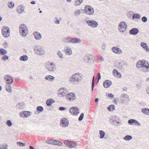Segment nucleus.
<instances>
[{
  "label": "nucleus",
  "instance_id": "54",
  "mask_svg": "<svg viewBox=\"0 0 149 149\" xmlns=\"http://www.w3.org/2000/svg\"><path fill=\"white\" fill-rule=\"evenodd\" d=\"M84 116V114L83 113H81L80 114V115L78 118V120L80 121L82 120L83 119V118Z\"/></svg>",
  "mask_w": 149,
  "mask_h": 149
},
{
  "label": "nucleus",
  "instance_id": "63",
  "mask_svg": "<svg viewBox=\"0 0 149 149\" xmlns=\"http://www.w3.org/2000/svg\"><path fill=\"white\" fill-rule=\"evenodd\" d=\"M102 49L103 50H104L105 49L106 47L105 45H104V44H103L102 45Z\"/></svg>",
  "mask_w": 149,
  "mask_h": 149
},
{
  "label": "nucleus",
  "instance_id": "49",
  "mask_svg": "<svg viewBox=\"0 0 149 149\" xmlns=\"http://www.w3.org/2000/svg\"><path fill=\"white\" fill-rule=\"evenodd\" d=\"M53 140L54 139L47 140L45 142L47 143L53 145Z\"/></svg>",
  "mask_w": 149,
  "mask_h": 149
},
{
  "label": "nucleus",
  "instance_id": "40",
  "mask_svg": "<svg viewBox=\"0 0 149 149\" xmlns=\"http://www.w3.org/2000/svg\"><path fill=\"white\" fill-rule=\"evenodd\" d=\"M71 141L68 140H66L64 141V144L67 146L70 147V144Z\"/></svg>",
  "mask_w": 149,
  "mask_h": 149
},
{
  "label": "nucleus",
  "instance_id": "19",
  "mask_svg": "<svg viewBox=\"0 0 149 149\" xmlns=\"http://www.w3.org/2000/svg\"><path fill=\"white\" fill-rule=\"evenodd\" d=\"M25 7L23 5H21L18 6L17 9V12L19 14L22 13L24 11Z\"/></svg>",
  "mask_w": 149,
  "mask_h": 149
},
{
  "label": "nucleus",
  "instance_id": "44",
  "mask_svg": "<svg viewBox=\"0 0 149 149\" xmlns=\"http://www.w3.org/2000/svg\"><path fill=\"white\" fill-rule=\"evenodd\" d=\"M6 90L9 93H11L12 92L11 87L10 85H8V86L6 87Z\"/></svg>",
  "mask_w": 149,
  "mask_h": 149
},
{
  "label": "nucleus",
  "instance_id": "2",
  "mask_svg": "<svg viewBox=\"0 0 149 149\" xmlns=\"http://www.w3.org/2000/svg\"><path fill=\"white\" fill-rule=\"evenodd\" d=\"M136 66L138 69L142 67H145L147 69H149V63L148 61L144 60L139 61L136 63Z\"/></svg>",
  "mask_w": 149,
  "mask_h": 149
},
{
  "label": "nucleus",
  "instance_id": "35",
  "mask_svg": "<svg viewBox=\"0 0 149 149\" xmlns=\"http://www.w3.org/2000/svg\"><path fill=\"white\" fill-rule=\"evenodd\" d=\"M7 53V51L5 49L3 48L0 49V55H4Z\"/></svg>",
  "mask_w": 149,
  "mask_h": 149
},
{
  "label": "nucleus",
  "instance_id": "39",
  "mask_svg": "<svg viewBox=\"0 0 149 149\" xmlns=\"http://www.w3.org/2000/svg\"><path fill=\"white\" fill-rule=\"evenodd\" d=\"M57 54L60 58L62 59L63 58V54L61 51H58L57 53Z\"/></svg>",
  "mask_w": 149,
  "mask_h": 149
},
{
  "label": "nucleus",
  "instance_id": "23",
  "mask_svg": "<svg viewBox=\"0 0 149 149\" xmlns=\"http://www.w3.org/2000/svg\"><path fill=\"white\" fill-rule=\"evenodd\" d=\"M139 32V30L136 28H134L130 29L129 31V33L130 34L136 35Z\"/></svg>",
  "mask_w": 149,
  "mask_h": 149
},
{
  "label": "nucleus",
  "instance_id": "30",
  "mask_svg": "<svg viewBox=\"0 0 149 149\" xmlns=\"http://www.w3.org/2000/svg\"><path fill=\"white\" fill-rule=\"evenodd\" d=\"M55 102V101L52 99H49L47 100L46 101L47 105L49 106L53 103Z\"/></svg>",
  "mask_w": 149,
  "mask_h": 149
},
{
  "label": "nucleus",
  "instance_id": "59",
  "mask_svg": "<svg viewBox=\"0 0 149 149\" xmlns=\"http://www.w3.org/2000/svg\"><path fill=\"white\" fill-rule=\"evenodd\" d=\"M108 96H109V97L111 98L113 97L114 96L111 93L109 94L108 95Z\"/></svg>",
  "mask_w": 149,
  "mask_h": 149
},
{
  "label": "nucleus",
  "instance_id": "16",
  "mask_svg": "<svg viewBox=\"0 0 149 149\" xmlns=\"http://www.w3.org/2000/svg\"><path fill=\"white\" fill-rule=\"evenodd\" d=\"M128 124L131 125H136L137 126H140V123L136 120L131 119H129L128 121Z\"/></svg>",
  "mask_w": 149,
  "mask_h": 149
},
{
  "label": "nucleus",
  "instance_id": "46",
  "mask_svg": "<svg viewBox=\"0 0 149 149\" xmlns=\"http://www.w3.org/2000/svg\"><path fill=\"white\" fill-rule=\"evenodd\" d=\"M95 78H94V76H93V79H92V91H93V88H94V84H95Z\"/></svg>",
  "mask_w": 149,
  "mask_h": 149
},
{
  "label": "nucleus",
  "instance_id": "45",
  "mask_svg": "<svg viewBox=\"0 0 149 149\" xmlns=\"http://www.w3.org/2000/svg\"><path fill=\"white\" fill-rule=\"evenodd\" d=\"M43 110V107L41 106H38L37 107V111H40V112H42Z\"/></svg>",
  "mask_w": 149,
  "mask_h": 149
},
{
  "label": "nucleus",
  "instance_id": "3",
  "mask_svg": "<svg viewBox=\"0 0 149 149\" xmlns=\"http://www.w3.org/2000/svg\"><path fill=\"white\" fill-rule=\"evenodd\" d=\"M19 32L20 35L23 37H25L28 33L27 27L24 24H21L19 27Z\"/></svg>",
  "mask_w": 149,
  "mask_h": 149
},
{
  "label": "nucleus",
  "instance_id": "11",
  "mask_svg": "<svg viewBox=\"0 0 149 149\" xmlns=\"http://www.w3.org/2000/svg\"><path fill=\"white\" fill-rule=\"evenodd\" d=\"M60 124L61 127H68L69 124V120L67 118H62L60 120Z\"/></svg>",
  "mask_w": 149,
  "mask_h": 149
},
{
  "label": "nucleus",
  "instance_id": "41",
  "mask_svg": "<svg viewBox=\"0 0 149 149\" xmlns=\"http://www.w3.org/2000/svg\"><path fill=\"white\" fill-rule=\"evenodd\" d=\"M141 18L140 15L139 14H135L133 15L132 16V18L134 19L136 18V19H139Z\"/></svg>",
  "mask_w": 149,
  "mask_h": 149
},
{
  "label": "nucleus",
  "instance_id": "29",
  "mask_svg": "<svg viewBox=\"0 0 149 149\" xmlns=\"http://www.w3.org/2000/svg\"><path fill=\"white\" fill-rule=\"evenodd\" d=\"M113 74L115 77H121L120 74L118 72L117 70L115 69H114L113 70Z\"/></svg>",
  "mask_w": 149,
  "mask_h": 149
},
{
  "label": "nucleus",
  "instance_id": "17",
  "mask_svg": "<svg viewBox=\"0 0 149 149\" xmlns=\"http://www.w3.org/2000/svg\"><path fill=\"white\" fill-rule=\"evenodd\" d=\"M63 52L66 54L70 55L72 54V51L71 48L69 46H66L64 47Z\"/></svg>",
  "mask_w": 149,
  "mask_h": 149
},
{
  "label": "nucleus",
  "instance_id": "58",
  "mask_svg": "<svg viewBox=\"0 0 149 149\" xmlns=\"http://www.w3.org/2000/svg\"><path fill=\"white\" fill-rule=\"evenodd\" d=\"M136 86L138 89H140L141 87L140 84H137L136 85Z\"/></svg>",
  "mask_w": 149,
  "mask_h": 149
},
{
  "label": "nucleus",
  "instance_id": "57",
  "mask_svg": "<svg viewBox=\"0 0 149 149\" xmlns=\"http://www.w3.org/2000/svg\"><path fill=\"white\" fill-rule=\"evenodd\" d=\"M98 60L99 61H104V59L103 58L102 56H100L98 57Z\"/></svg>",
  "mask_w": 149,
  "mask_h": 149
},
{
  "label": "nucleus",
  "instance_id": "26",
  "mask_svg": "<svg viewBox=\"0 0 149 149\" xmlns=\"http://www.w3.org/2000/svg\"><path fill=\"white\" fill-rule=\"evenodd\" d=\"M53 145H57L59 146H62L63 144V143L61 141L56 140H54L53 142Z\"/></svg>",
  "mask_w": 149,
  "mask_h": 149
},
{
  "label": "nucleus",
  "instance_id": "64",
  "mask_svg": "<svg viewBox=\"0 0 149 149\" xmlns=\"http://www.w3.org/2000/svg\"><path fill=\"white\" fill-rule=\"evenodd\" d=\"M30 3L32 4H35L36 2L34 1H32Z\"/></svg>",
  "mask_w": 149,
  "mask_h": 149
},
{
  "label": "nucleus",
  "instance_id": "9",
  "mask_svg": "<svg viewBox=\"0 0 149 149\" xmlns=\"http://www.w3.org/2000/svg\"><path fill=\"white\" fill-rule=\"evenodd\" d=\"M2 33L4 37H8L10 35V30L8 27L3 26L2 29Z\"/></svg>",
  "mask_w": 149,
  "mask_h": 149
},
{
  "label": "nucleus",
  "instance_id": "18",
  "mask_svg": "<svg viewBox=\"0 0 149 149\" xmlns=\"http://www.w3.org/2000/svg\"><path fill=\"white\" fill-rule=\"evenodd\" d=\"M111 51L113 53L118 54H120L122 53V50L118 47H114L111 48Z\"/></svg>",
  "mask_w": 149,
  "mask_h": 149
},
{
  "label": "nucleus",
  "instance_id": "53",
  "mask_svg": "<svg viewBox=\"0 0 149 149\" xmlns=\"http://www.w3.org/2000/svg\"><path fill=\"white\" fill-rule=\"evenodd\" d=\"M17 144L18 146H21V147H23L25 146V144L24 143L21 142H17Z\"/></svg>",
  "mask_w": 149,
  "mask_h": 149
},
{
  "label": "nucleus",
  "instance_id": "61",
  "mask_svg": "<svg viewBox=\"0 0 149 149\" xmlns=\"http://www.w3.org/2000/svg\"><path fill=\"white\" fill-rule=\"evenodd\" d=\"M98 77H97V80L98 82L99 80L101 79V76L100 75V73H99L98 74Z\"/></svg>",
  "mask_w": 149,
  "mask_h": 149
},
{
  "label": "nucleus",
  "instance_id": "12",
  "mask_svg": "<svg viewBox=\"0 0 149 149\" xmlns=\"http://www.w3.org/2000/svg\"><path fill=\"white\" fill-rule=\"evenodd\" d=\"M68 92V89L65 88H61L59 90L58 95L61 97H63L67 95Z\"/></svg>",
  "mask_w": 149,
  "mask_h": 149
},
{
  "label": "nucleus",
  "instance_id": "47",
  "mask_svg": "<svg viewBox=\"0 0 149 149\" xmlns=\"http://www.w3.org/2000/svg\"><path fill=\"white\" fill-rule=\"evenodd\" d=\"M8 6L10 8H13L14 6V3L10 2L8 3Z\"/></svg>",
  "mask_w": 149,
  "mask_h": 149
},
{
  "label": "nucleus",
  "instance_id": "13",
  "mask_svg": "<svg viewBox=\"0 0 149 149\" xmlns=\"http://www.w3.org/2000/svg\"><path fill=\"white\" fill-rule=\"evenodd\" d=\"M69 111L72 115L74 116L77 115L79 113V109L77 107H76L70 108L69 109Z\"/></svg>",
  "mask_w": 149,
  "mask_h": 149
},
{
  "label": "nucleus",
  "instance_id": "14",
  "mask_svg": "<svg viewBox=\"0 0 149 149\" xmlns=\"http://www.w3.org/2000/svg\"><path fill=\"white\" fill-rule=\"evenodd\" d=\"M32 113L31 111H23L20 112L19 113V115L21 117L25 118L31 115Z\"/></svg>",
  "mask_w": 149,
  "mask_h": 149
},
{
  "label": "nucleus",
  "instance_id": "32",
  "mask_svg": "<svg viewBox=\"0 0 149 149\" xmlns=\"http://www.w3.org/2000/svg\"><path fill=\"white\" fill-rule=\"evenodd\" d=\"M141 111L144 113L149 115V109L143 108L141 109Z\"/></svg>",
  "mask_w": 149,
  "mask_h": 149
},
{
  "label": "nucleus",
  "instance_id": "50",
  "mask_svg": "<svg viewBox=\"0 0 149 149\" xmlns=\"http://www.w3.org/2000/svg\"><path fill=\"white\" fill-rule=\"evenodd\" d=\"M116 117L115 116L111 117L110 119V121L111 122H114L116 120Z\"/></svg>",
  "mask_w": 149,
  "mask_h": 149
},
{
  "label": "nucleus",
  "instance_id": "38",
  "mask_svg": "<svg viewBox=\"0 0 149 149\" xmlns=\"http://www.w3.org/2000/svg\"><path fill=\"white\" fill-rule=\"evenodd\" d=\"M81 13V11L79 9H77L75 10L74 12V15L75 16H78Z\"/></svg>",
  "mask_w": 149,
  "mask_h": 149
},
{
  "label": "nucleus",
  "instance_id": "20",
  "mask_svg": "<svg viewBox=\"0 0 149 149\" xmlns=\"http://www.w3.org/2000/svg\"><path fill=\"white\" fill-rule=\"evenodd\" d=\"M81 42L80 38H71V43L73 44H79Z\"/></svg>",
  "mask_w": 149,
  "mask_h": 149
},
{
  "label": "nucleus",
  "instance_id": "10",
  "mask_svg": "<svg viewBox=\"0 0 149 149\" xmlns=\"http://www.w3.org/2000/svg\"><path fill=\"white\" fill-rule=\"evenodd\" d=\"M3 78L5 80L6 83L8 85H10L14 82L13 77L10 75H6L4 76Z\"/></svg>",
  "mask_w": 149,
  "mask_h": 149
},
{
  "label": "nucleus",
  "instance_id": "56",
  "mask_svg": "<svg viewBox=\"0 0 149 149\" xmlns=\"http://www.w3.org/2000/svg\"><path fill=\"white\" fill-rule=\"evenodd\" d=\"M55 20H56L54 22V23L56 24H59L60 23V21L58 19L57 17H56L55 18Z\"/></svg>",
  "mask_w": 149,
  "mask_h": 149
},
{
  "label": "nucleus",
  "instance_id": "6",
  "mask_svg": "<svg viewBox=\"0 0 149 149\" xmlns=\"http://www.w3.org/2000/svg\"><path fill=\"white\" fill-rule=\"evenodd\" d=\"M35 52L37 54L42 56L45 52V49L42 46L37 45L36 46L34 49Z\"/></svg>",
  "mask_w": 149,
  "mask_h": 149
},
{
  "label": "nucleus",
  "instance_id": "62",
  "mask_svg": "<svg viewBox=\"0 0 149 149\" xmlns=\"http://www.w3.org/2000/svg\"><path fill=\"white\" fill-rule=\"evenodd\" d=\"M146 92L147 93L149 94V86H148L146 88Z\"/></svg>",
  "mask_w": 149,
  "mask_h": 149
},
{
  "label": "nucleus",
  "instance_id": "31",
  "mask_svg": "<svg viewBox=\"0 0 149 149\" xmlns=\"http://www.w3.org/2000/svg\"><path fill=\"white\" fill-rule=\"evenodd\" d=\"M71 37H64L62 39L63 41L65 42L66 43H71Z\"/></svg>",
  "mask_w": 149,
  "mask_h": 149
},
{
  "label": "nucleus",
  "instance_id": "7",
  "mask_svg": "<svg viewBox=\"0 0 149 149\" xmlns=\"http://www.w3.org/2000/svg\"><path fill=\"white\" fill-rule=\"evenodd\" d=\"M85 22L88 25L93 28H95L98 26L97 22L93 20H86Z\"/></svg>",
  "mask_w": 149,
  "mask_h": 149
},
{
  "label": "nucleus",
  "instance_id": "1",
  "mask_svg": "<svg viewBox=\"0 0 149 149\" xmlns=\"http://www.w3.org/2000/svg\"><path fill=\"white\" fill-rule=\"evenodd\" d=\"M82 79V76L80 74L75 73L70 77L69 81L71 83H74L81 81Z\"/></svg>",
  "mask_w": 149,
  "mask_h": 149
},
{
  "label": "nucleus",
  "instance_id": "28",
  "mask_svg": "<svg viewBox=\"0 0 149 149\" xmlns=\"http://www.w3.org/2000/svg\"><path fill=\"white\" fill-rule=\"evenodd\" d=\"M28 57L26 55H23L20 56L19 59L20 61H26L28 60Z\"/></svg>",
  "mask_w": 149,
  "mask_h": 149
},
{
  "label": "nucleus",
  "instance_id": "25",
  "mask_svg": "<svg viewBox=\"0 0 149 149\" xmlns=\"http://www.w3.org/2000/svg\"><path fill=\"white\" fill-rule=\"evenodd\" d=\"M141 46L147 52H149V48L146 43L144 42H141Z\"/></svg>",
  "mask_w": 149,
  "mask_h": 149
},
{
  "label": "nucleus",
  "instance_id": "43",
  "mask_svg": "<svg viewBox=\"0 0 149 149\" xmlns=\"http://www.w3.org/2000/svg\"><path fill=\"white\" fill-rule=\"evenodd\" d=\"M122 97L123 98V97H124V100H129V96H128V95H127L125 94H123L122 95Z\"/></svg>",
  "mask_w": 149,
  "mask_h": 149
},
{
  "label": "nucleus",
  "instance_id": "37",
  "mask_svg": "<svg viewBox=\"0 0 149 149\" xmlns=\"http://www.w3.org/2000/svg\"><path fill=\"white\" fill-rule=\"evenodd\" d=\"M132 138V137L129 135H127L123 138V139L126 141H130Z\"/></svg>",
  "mask_w": 149,
  "mask_h": 149
},
{
  "label": "nucleus",
  "instance_id": "5",
  "mask_svg": "<svg viewBox=\"0 0 149 149\" xmlns=\"http://www.w3.org/2000/svg\"><path fill=\"white\" fill-rule=\"evenodd\" d=\"M84 11L85 14L89 15H93L94 12L93 8L91 6L89 5L85 6Z\"/></svg>",
  "mask_w": 149,
  "mask_h": 149
},
{
  "label": "nucleus",
  "instance_id": "21",
  "mask_svg": "<svg viewBox=\"0 0 149 149\" xmlns=\"http://www.w3.org/2000/svg\"><path fill=\"white\" fill-rule=\"evenodd\" d=\"M33 35L35 38L36 40H40L42 37L41 34L38 32H34Z\"/></svg>",
  "mask_w": 149,
  "mask_h": 149
},
{
  "label": "nucleus",
  "instance_id": "8",
  "mask_svg": "<svg viewBox=\"0 0 149 149\" xmlns=\"http://www.w3.org/2000/svg\"><path fill=\"white\" fill-rule=\"evenodd\" d=\"M127 25L126 23L124 22H122L120 23L118 26V29L120 32L123 33L126 30Z\"/></svg>",
  "mask_w": 149,
  "mask_h": 149
},
{
  "label": "nucleus",
  "instance_id": "22",
  "mask_svg": "<svg viewBox=\"0 0 149 149\" xmlns=\"http://www.w3.org/2000/svg\"><path fill=\"white\" fill-rule=\"evenodd\" d=\"M112 84V82L110 80H107L104 81L103 83V85L104 87L107 88L110 86Z\"/></svg>",
  "mask_w": 149,
  "mask_h": 149
},
{
  "label": "nucleus",
  "instance_id": "36",
  "mask_svg": "<svg viewBox=\"0 0 149 149\" xmlns=\"http://www.w3.org/2000/svg\"><path fill=\"white\" fill-rule=\"evenodd\" d=\"M83 0H75L74 5L78 6L81 4L83 2Z\"/></svg>",
  "mask_w": 149,
  "mask_h": 149
},
{
  "label": "nucleus",
  "instance_id": "60",
  "mask_svg": "<svg viewBox=\"0 0 149 149\" xmlns=\"http://www.w3.org/2000/svg\"><path fill=\"white\" fill-rule=\"evenodd\" d=\"M66 108L63 107H61L59 108V110L61 111H63Z\"/></svg>",
  "mask_w": 149,
  "mask_h": 149
},
{
  "label": "nucleus",
  "instance_id": "33",
  "mask_svg": "<svg viewBox=\"0 0 149 149\" xmlns=\"http://www.w3.org/2000/svg\"><path fill=\"white\" fill-rule=\"evenodd\" d=\"M115 108V106L114 105L111 104L107 107V109L109 111H112L114 110Z\"/></svg>",
  "mask_w": 149,
  "mask_h": 149
},
{
  "label": "nucleus",
  "instance_id": "51",
  "mask_svg": "<svg viewBox=\"0 0 149 149\" xmlns=\"http://www.w3.org/2000/svg\"><path fill=\"white\" fill-rule=\"evenodd\" d=\"M6 124L9 127H10L12 125V123L10 120H8L7 121Z\"/></svg>",
  "mask_w": 149,
  "mask_h": 149
},
{
  "label": "nucleus",
  "instance_id": "48",
  "mask_svg": "<svg viewBox=\"0 0 149 149\" xmlns=\"http://www.w3.org/2000/svg\"><path fill=\"white\" fill-rule=\"evenodd\" d=\"M8 148V145H6L4 146V145L0 144V149H7Z\"/></svg>",
  "mask_w": 149,
  "mask_h": 149
},
{
  "label": "nucleus",
  "instance_id": "15",
  "mask_svg": "<svg viewBox=\"0 0 149 149\" xmlns=\"http://www.w3.org/2000/svg\"><path fill=\"white\" fill-rule=\"evenodd\" d=\"M67 98L70 101H74L76 98V95L73 93H70L66 95Z\"/></svg>",
  "mask_w": 149,
  "mask_h": 149
},
{
  "label": "nucleus",
  "instance_id": "34",
  "mask_svg": "<svg viewBox=\"0 0 149 149\" xmlns=\"http://www.w3.org/2000/svg\"><path fill=\"white\" fill-rule=\"evenodd\" d=\"M70 145V148H75L77 146V144L76 142L73 141H71Z\"/></svg>",
  "mask_w": 149,
  "mask_h": 149
},
{
  "label": "nucleus",
  "instance_id": "4",
  "mask_svg": "<svg viewBox=\"0 0 149 149\" xmlns=\"http://www.w3.org/2000/svg\"><path fill=\"white\" fill-rule=\"evenodd\" d=\"M45 67L49 71H54L56 69V66L55 63L53 62H47L45 63Z\"/></svg>",
  "mask_w": 149,
  "mask_h": 149
},
{
  "label": "nucleus",
  "instance_id": "27",
  "mask_svg": "<svg viewBox=\"0 0 149 149\" xmlns=\"http://www.w3.org/2000/svg\"><path fill=\"white\" fill-rule=\"evenodd\" d=\"M45 79L49 81H52L54 79L55 77L51 75H49L45 77Z\"/></svg>",
  "mask_w": 149,
  "mask_h": 149
},
{
  "label": "nucleus",
  "instance_id": "42",
  "mask_svg": "<svg viewBox=\"0 0 149 149\" xmlns=\"http://www.w3.org/2000/svg\"><path fill=\"white\" fill-rule=\"evenodd\" d=\"M99 132L100 135V138L101 139L104 138L105 134V132L102 130H100Z\"/></svg>",
  "mask_w": 149,
  "mask_h": 149
},
{
  "label": "nucleus",
  "instance_id": "24",
  "mask_svg": "<svg viewBox=\"0 0 149 149\" xmlns=\"http://www.w3.org/2000/svg\"><path fill=\"white\" fill-rule=\"evenodd\" d=\"M92 56L90 54H87L84 57V60L86 62H88L92 59Z\"/></svg>",
  "mask_w": 149,
  "mask_h": 149
},
{
  "label": "nucleus",
  "instance_id": "52",
  "mask_svg": "<svg viewBox=\"0 0 149 149\" xmlns=\"http://www.w3.org/2000/svg\"><path fill=\"white\" fill-rule=\"evenodd\" d=\"M8 57L7 55H4L2 56L1 59L4 61H5L8 59Z\"/></svg>",
  "mask_w": 149,
  "mask_h": 149
},
{
  "label": "nucleus",
  "instance_id": "55",
  "mask_svg": "<svg viewBox=\"0 0 149 149\" xmlns=\"http://www.w3.org/2000/svg\"><path fill=\"white\" fill-rule=\"evenodd\" d=\"M142 21L144 22H146L147 21V19L146 17L143 16L141 18Z\"/></svg>",
  "mask_w": 149,
  "mask_h": 149
}]
</instances>
